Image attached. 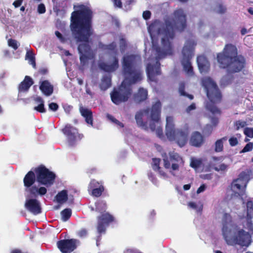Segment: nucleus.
Instances as JSON below:
<instances>
[{
    "instance_id": "19",
    "label": "nucleus",
    "mask_w": 253,
    "mask_h": 253,
    "mask_svg": "<svg viewBox=\"0 0 253 253\" xmlns=\"http://www.w3.org/2000/svg\"><path fill=\"white\" fill-rule=\"evenodd\" d=\"M205 142L204 136L198 131H194L190 138L189 143L190 145L197 147H201Z\"/></svg>"
},
{
    "instance_id": "30",
    "label": "nucleus",
    "mask_w": 253,
    "mask_h": 253,
    "mask_svg": "<svg viewBox=\"0 0 253 253\" xmlns=\"http://www.w3.org/2000/svg\"><path fill=\"white\" fill-rule=\"evenodd\" d=\"M111 86V78L109 76H103L101 79L99 87L101 90L105 91Z\"/></svg>"
},
{
    "instance_id": "59",
    "label": "nucleus",
    "mask_w": 253,
    "mask_h": 253,
    "mask_svg": "<svg viewBox=\"0 0 253 253\" xmlns=\"http://www.w3.org/2000/svg\"><path fill=\"white\" fill-rule=\"evenodd\" d=\"M196 109L195 104L192 103L190 105L187 107L186 108V112L189 113L191 111L195 110Z\"/></svg>"
},
{
    "instance_id": "51",
    "label": "nucleus",
    "mask_w": 253,
    "mask_h": 253,
    "mask_svg": "<svg viewBox=\"0 0 253 253\" xmlns=\"http://www.w3.org/2000/svg\"><path fill=\"white\" fill-rule=\"evenodd\" d=\"M49 109L53 111H56L59 108L58 105L54 102H52L48 105Z\"/></svg>"
},
{
    "instance_id": "32",
    "label": "nucleus",
    "mask_w": 253,
    "mask_h": 253,
    "mask_svg": "<svg viewBox=\"0 0 253 253\" xmlns=\"http://www.w3.org/2000/svg\"><path fill=\"white\" fill-rule=\"evenodd\" d=\"M185 83L184 82H181L179 84L178 91L181 96L187 97L190 100L194 98V96L192 94L186 93L185 91Z\"/></svg>"
},
{
    "instance_id": "38",
    "label": "nucleus",
    "mask_w": 253,
    "mask_h": 253,
    "mask_svg": "<svg viewBox=\"0 0 253 253\" xmlns=\"http://www.w3.org/2000/svg\"><path fill=\"white\" fill-rule=\"evenodd\" d=\"M212 168L216 171H224L226 170L228 166L223 163L217 166L215 163H214L212 164Z\"/></svg>"
},
{
    "instance_id": "62",
    "label": "nucleus",
    "mask_w": 253,
    "mask_h": 253,
    "mask_svg": "<svg viewBox=\"0 0 253 253\" xmlns=\"http://www.w3.org/2000/svg\"><path fill=\"white\" fill-rule=\"evenodd\" d=\"M211 122L214 126H216L218 123V119L217 118L212 117L211 119Z\"/></svg>"
},
{
    "instance_id": "25",
    "label": "nucleus",
    "mask_w": 253,
    "mask_h": 253,
    "mask_svg": "<svg viewBox=\"0 0 253 253\" xmlns=\"http://www.w3.org/2000/svg\"><path fill=\"white\" fill-rule=\"evenodd\" d=\"M247 218L249 226L253 233V202L248 201L247 203Z\"/></svg>"
},
{
    "instance_id": "49",
    "label": "nucleus",
    "mask_w": 253,
    "mask_h": 253,
    "mask_svg": "<svg viewBox=\"0 0 253 253\" xmlns=\"http://www.w3.org/2000/svg\"><path fill=\"white\" fill-rule=\"evenodd\" d=\"M38 12L39 14H43L45 12L46 9L44 4L40 3L38 6Z\"/></svg>"
},
{
    "instance_id": "22",
    "label": "nucleus",
    "mask_w": 253,
    "mask_h": 253,
    "mask_svg": "<svg viewBox=\"0 0 253 253\" xmlns=\"http://www.w3.org/2000/svg\"><path fill=\"white\" fill-rule=\"evenodd\" d=\"M81 115L85 119V121L88 125L93 126V115L92 111L86 108L81 106L79 108Z\"/></svg>"
},
{
    "instance_id": "1",
    "label": "nucleus",
    "mask_w": 253,
    "mask_h": 253,
    "mask_svg": "<svg viewBox=\"0 0 253 253\" xmlns=\"http://www.w3.org/2000/svg\"><path fill=\"white\" fill-rule=\"evenodd\" d=\"M165 26L162 34L164 37L162 39V49L160 46H156L154 49L157 53L155 64L150 63L147 64L146 72L148 78L152 82H157L156 76L161 74L159 60L165 58L167 55H171L173 50L169 40H172L174 37V29L179 32H183L187 27L186 15L182 8L175 10L172 13L171 20L166 19L165 21Z\"/></svg>"
},
{
    "instance_id": "60",
    "label": "nucleus",
    "mask_w": 253,
    "mask_h": 253,
    "mask_svg": "<svg viewBox=\"0 0 253 253\" xmlns=\"http://www.w3.org/2000/svg\"><path fill=\"white\" fill-rule=\"evenodd\" d=\"M206 186L205 184H202L197 189V193L199 194L201 192H204L206 189Z\"/></svg>"
},
{
    "instance_id": "57",
    "label": "nucleus",
    "mask_w": 253,
    "mask_h": 253,
    "mask_svg": "<svg viewBox=\"0 0 253 253\" xmlns=\"http://www.w3.org/2000/svg\"><path fill=\"white\" fill-rule=\"evenodd\" d=\"M156 133L159 138H162L163 136V131L162 128L158 127L156 129Z\"/></svg>"
},
{
    "instance_id": "17",
    "label": "nucleus",
    "mask_w": 253,
    "mask_h": 253,
    "mask_svg": "<svg viewBox=\"0 0 253 253\" xmlns=\"http://www.w3.org/2000/svg\"><path fill=\"white\" fill-rule=\"evenodd\" d=\"M161 107L162 104L160 100L157 101L152 106L150 117L153 122L150 124V128L152 131H154L156 129L155 122L158 123L160 120Z\"/></svg>"
},
{
    "instance_id": "58",
    "label": "nucleus",
    "mask_w": 253,
    "mask_h": 253,
    "mask_svg": "<svg viewBox=\"0 0 253 253\" xmlns=\"http://www.w3.org/2000/svg\"><path fill=\"white\" fill-rule=\"evenodd\" d=\"M23 0H16L13 2V5L15 8H18L21 6Z\"/></svg>"
},
{
    "instance_id": "33",
    "label": "nucleus",
    "mask_w": 253,
    "mask_h": 253,
    "mask_svg": "<svg viewBox=\"0 0 253 253\" xmlns=\"http://www.w3.org/2000/svg\"><path fill=\"white\" fill-rule=\"evenodd\" d=\"M107 205L105 202L101 201L95 203V211L101 214L106 212Z\"/></svg>"
},
{
    "instance_id": "11",
    "label": "nucleus",
    "mask_w": 253,
    "mask_h": 253,
    "mask_svg": "<svg viewBox=\"0 0 253 253\" xmlns=\"http://www.w3.org/2000/svg\"><path fill=\"white\" fill-rule=\"evenodd\" d=\"M36 174L37 181L41 185L50 187L53 184L55 178V174L50 171L44 166L41 165L34 169Z\"/></svg>"
},
{
    "instance_id": "15",
    "label": "nucleus",
    "mask_w": 253,
    "mask_h": 253,
    "mask_svg": "<svg viewBox=\"0 0 253 253\" xmlns=\"http://www.w3.org/2000/svg\"><path fill=\"white\" fill-rule=\"evenodd\" d=\"M62 132L68 137L69 143L72 145L75 144L76 141L82 139L84 136L82 134L79 133L77 128L70 124L65 126Z\"/></svg>"
},
{
    "instance_id": "24",
    "label": "nucleus",
    "mask_w": 253,
    "mask_h": 253,
    "mask_svg": "<svg viewBox=\"0 0 253 253\" xmlns=\"http://www.w3.org/2000/svg\"><path fill=\"white\" fill-rule=\"evenodd\" d=\"M147 97V90L143 87H140L137 92L133 95V100L136 103H140L146 100Z\"/></svg>"
},
{
    "instance_id": "44",
    "label": "nucleus",
    "mask_w": 253,
    "mask_h": 253,
    "mask_svg": "<svg viewBox=\"0 0 253 253\" xmlns=\"http://www.w3.org/2000/svg\"><path fill=\"white\" fill-rule=\"evenodd\" d=\"M201 161L200 160L192 159L190 163V166L194 169H197L201 165Z\"/></svg>"
},
{
    "instance_id": "4",
    "label": "nucleus",
    "mask_w": 253,
    "mask_h": 253,
    "mask_svg": "<svg viewBox=\"0 0 253 253\" xmlns=\"http://www.w3.org/2000/svg\"><path fill=\"white\" fill-rule=\"evenodd\" d=\"M216 59L219 68L225 69L228 74L239 73L246 65L244 56L238 54L237 47L231 43L225 45L222 51L217 54Z\"/></svg>"
},
{
    "instance_id": "61",
    "label": "nucleus",
    "mask_w": 253,
    "mask_h": 253,
    "mask_svg": "<svg viewBox=\"0 0 253 253\" xmlns=\"http://www.w3.org/2000/svg\"><path fill=\"white\" fill-rule=\"evenodd\" d=\"M114 5L119 8L122 7V3L121 0H113Z\"/></svg>"
},
{
    "instance_id": "2",
    "label": "nucleus",
    "mask_w": 253,
    "mask_h": 253,
    "mask_svg": "<svg viewBox=\"0 0 253 253\" xmlns=\"http://www.w3.org/2000/svg\"><path fill=\"white\" fill-rule=\"evenodd\" d=\"M140 61V57L134 54L123 57L122 71L125 80L118 89L114 88L110 93L111 100L115 104L126 102L132 94V84L142 80V71L138 66Z\"/></svg>"
},
{
    "instance_id": "27",
    "label": "nucleus",
    "mask_w": 253,
    "mask_h": 253,
    "mask_svg": "<svg viewBox=\"0 0 253 253\" xmlns=\"http://www.w3.org/2000/svg\"><path fill=\"white\" fill-rule=\"evenodd\" d=\"M34 100L35 103L38 104L37 106L34 107V110L39 113H45L46 112V109L44 107V101L42 97L41 96H37L34 99Z\"/></svg>"
},
{
    "instance_id": "34",
    "label": "nucleus",
    "mask_w": 253,
    "mask_h": 253,
    "mask_svg": "<svg viewBox=\"0 0 253 253\" xmlns=\"http://www.w3.org/2000/svg\"><path fill=\"white\" fill-rule=\"evenodd\" d=\"M25 58L29 60V63L32 65L34 69L36 68V59L32 51L28 50L27 51Z\"/></svg>"
},
{
    "instance_id": "50",
    "label": "nucleus",
    "mask_w": 253,
    "mask_h": 253,
    "mask_svg": "<svg viewBox=\"0 0 253 253\" xmlns=\"http://www.w3.org/2000/svg\"><path fill=\"white\" fill-rule=\"evenodd\" d=\"M229 143L230 146H235L238 143V139L235 137H232L229 139Z\"/></svg>"
},
{
    "instance_id": "8",
    "label": "nucleus",
    "mask_w": 253,
    "mask_h": 253,
    "mask_svg": "<svg viewBox=\"0 0 253 253\" xmlns=\"http://www.w3.org/2000/svg\"><path fill=\"white\" fill-rule=\"evenodd\" d=\"M196 45V42L194 40H188L186 41L182 50L181 64L185 72L189 75H193L194 74L190 60L194 55Z\"/></svg>"
},
{
    "instance_id": "55",
    "label": "nucleus",
    "mask_w": 253,
    "mask_h": 253,
    "mask_svg": "<svg viewBox=\"0 0 253 253\" xmlns=\"http://www.w3.org/2000/svg\"><path fill=\"white\" fill-rule=\"evenodd\" d=\"M139 251L134 248L126 249L124 251V253H139Z\"/></svg>"
},
{
    "instance_id": "29",
    "label": "nucleus",
    "mask_w": 253,
    "mask_h": 253,
    "mask_svg": "<svg viewBox=\"0 0 253 253\" xmlns=\"http://www.w3.org/2000/svg\"><path fill=\"white\" fill-rule=\"evenodd\" d=\"M152 161L153 163L152 164V167L153 169L154 170L158 171L160 174L163 177H168L167 173L162 170L161 168L160 167L161 159L160 158H153Z\"/></svg>"
},
{
    "instance_id": "20",
    "label": "nucleus",
    "mask_w": 253,
    "mask_h": 253,
    "mask_svg": "<svg viewBox=\"0 0 253 253\" xmlns=\"http://www.w3.org/2000/svg\"><path fill=\"white\" fill-rule=\"evenodd\" d=\"M197 62L201 73L206 74L209 71L210 64L205 56H198L197 58Z\"/></svg>"
},
{
    "instance_id": "40",
    "label": "nucleus",
    "mask_w": 253,
    "mask_h": 253,
    "mask_svg": "<svg viewBox=\"0 0 253 253\" xmlns=\"http://www.w3.org/2000/svg\"><path fill=\"white\" fill-rule=\"evenodd\" d=\"M100 185L99 182L95 179H91L88 184V189L93 190L94 188H97Z\"/></svg>"
},
{
    "instance_id": "53",
    "label": "nucleus",
    "mask_w": 253,
    "mask_h": 253,
    "mask_svg": "<svg viewBox=\"0 0 253 253\" xmlns=\"http://www.w3.org/2000/svg\"><path fill=\"white\" fill-rule=\"evenodd\" d=\"M143 17L145 20H148L150 18L151 13L149 10L144 11L142 14Z\"/></svg>"
},
{
    "instance_id": "56",
    "label": "nucleus",
    "mask_w": 253,
    "mask_h": 253,
    "mask_svg": "<svg viewBox=\"0 0 253 253\" xmlns=\"http://www.w3.org/2000/svg\"><path fill=\"white\" fill-rule=\"evenodd\" d=\"M126 46V41L124 39H121L120 40V48L122 50H124Z\"/></svg>"
},
{
    "instance_id": "64",
    "label": "nucleus",
    "mask_w": 253,
    "mask_h": 253,
    "mask_svg": "<svg viewBox=\"0 0 253 253\" xmlns=\"http://www.w3.org/2000/svg\"><path fill=\"white\" fill-rule=\"evenodd\" d=\"M212 160L215 162L216 161H222L223 160V157L222 156H220V157L214 156V157H212Z\"/></svg>"
},
{
    "instance_id": "10",
    "label": "nucleus",
    "mask_w": 253,
    "mask_h": 253,
    "mask_svg": "<svg viewBox=\"0 0 253 253\" xmlns=\"http://www.w3.org/2000/svg\"><path fill=\"white\" fill-rule=\"evenodd\" d=\"M36 180V174L35 171L30 170L27 172L24 177V185L26 188H29L28 191L32 197H36L39 195L41 196L44 195L47 192L46 188L44 187L39 188L36 185H34Z\"/></svg>"
},
{
    "instance_id": "7",
    "label": "nucleus",
    "mask_w": 253,
    "mask_h": 253,
    "mask_svg": "<svg viewBox=\"0 0 253 253\" xmlns=\"http://www.w3.org/2000/svg\"><path fill=\"white\" fill-rule=\"evenodd\" d=\"M223 237L229 245H239L242 247H248L251 243L252 238L250 233L243 229H236L233 234L230 236L231 230L226 224H224L222 228Z\"/></svg>"
},
{
    "instance_id": "41",
    "label": "nucleus",
    "mask_w": 253,
    "mask_h": 253,
    "mask_svg": "<svg viewBox=\"0 0 253 253\" xmlns=\"http://www.w3.org/2000/svg\"><path fill=\"white\" fill-rule=\"evenodd\" d=\"M107 118L108 119L110 120L113 123L116 124L118 126H120L121 127H124V124L120 122L119 121L117 120L115 118H114L113 116L108 114L107 115Z\"/></svg>"
},
{
    "instance_id": "14",
    "label": "nucleus",
    "mask_w": 253,
    "mask_h": 253,
    "mask_svg": "<svg viewBox=\"0 0 253 253\" xmlns=\"http://www.w3.org/2000/svg\"><path fill=\"white\" fill-rule=\"evenodd\" d=\"M79 240L75 239H63L57 243V246L62 253H70L77 248Z\"/></svg>"
},
{
    "instance_id": "23",
    "label": "nucleus",
    "mask_w": 253,
    "mask_h": 253,
    "mask_svg": "<svg viewBox=\"0 0 253 253\" xmlns=\"http://www.w3.org/2000/svg\"><path fill=\"white\" fill-rule=\"evenodd\" d=\"M33 84L34 82L30 77L25 76L24 80L19 84V92H24L27 91Z\"/></svg>"
},
{
    "instance_id": "42",
    "label": "nucleus",
    "mask_w": 253,
    "mask_h": 253,
    "mask_svg": "<svg viewBox=\"0 0 253 253\" xmlns=\"http://www.w3.org/2000/svg\"><path fill=\"white\" fill-rule=\"evenodd\" d=\"M17 41L15 40L10 39L8 40V45L9 46L12 47L15 50L18 49Z\"/></svg>"
},
{
    "instance_id": "52",
    "label": "nucleus",
    "mask_w": 253,
    "mask_h": 253,
    "mask_svg": "<svg viewBox=\"0 0 253 253\" xmlns=\"http://www.w3.org/2000/svg\"><path fill=\"white\" fill-rule=\"evenodd\" d=\"M218 9L217 12L218 13L222 14L225 12L226 10V7L221 4H219L217 5Z\"/></svg>"
},
{
    "instance_id": "47",
    "label": "nucleus",
    "mask_w": 253,
    "mask_h": 253,
    "mask_svg": "<svg viewBox=\"0 0 253 253\" xmlns=\"http://www.w3.org/2000/svg\"><path fill=\"white\" fill-rule=\"evenodd\" d=\"M80 59L81 61V64L83 66H84L87 61L88 57L86 56V54L82 53L80 54Z\"/></svg>"
},
{
    "instance_id": "3",
    "label": "nucleus",
    "mask_w": 253,
    "mask_h": 253,
    "mask_svg": "<svg viewBox=\"0 0 253 253\" xmlns=\"http://www.w3.org/2000/svg\"><path fill=\"white\" fill-rule=\"evenodd\" d=\"M77 7L79 9L71 13L70 29L77 42H84L78 46L80 54H87L91 50L89 40L93 32L92 27L93 12L84 4L79 5Z\"/></svg>"
},
{
    "instance_id": "18",
    "label": "nucleus",
    "mask_w": 253,
    "mask_h": 253,
    "mask_svg": "<svg viewBox=\"0 0 253 253\" xmlns=\"http://www.w3.org/2000/svg\"><path fill=\"white\" fill-rule=\"evenodd\" d=\"M26 209L34 214L37 215L42 212V207L39 201L36 199H30L26 201Z\"/></svg>"
},
{
    "instance_id": "35",
    "label": "nucleus",
    "mask_w": 253,
    "mask_h": 253,
    "mask_svg": "<svg viewBox=\"0 0 253 253\" xmlns=\"http://www.w3.org/2000/svg\"><path fill=\"white\" fill-rule=\"evenodd\" d=\"M62 220L64 221L68 220L72 215V210L67 208L61 212Z\"/></svg>"
},
{
    "instance_id": "54",
    "label": "nucleus",
    "mask_w": 253,
    "mask_h": 253,
    "mask_svg": "<svg viewBox=\"0 0 253 253\" xmlns=\"http://www.w3.org/2000/svg\"><path fill=\"white\" fill-rule=\"evenodd\" d=\"M87 231L85 229H82L78 232V235L80 237H84L87 235Z\"/></svg>"
},
{
    "instance_id": "21",
    "label": "nucleus",
    "mask_w": 253,
    "mask_h": 253,
    "mask_svg": "<svg viewBox=\"0 0 253 253\" xmlns=\"http://www.w3.org/2000/svg\"><path fill=\"white\" fill-rule=\"evenodd\" d=\"M39 88L43 94L46 96L51 95L53 92V86L48 80L41 82Z\"/></svg>"
},
{
    "instance_id": "43",
    "label": "nucleus",
    "mask_w": 253,
    "mask_h": 253,
    "mask_svg": "<svg viewBox=\"0 0 253 253\" xmlns=\"http://www.w3.org/2000/svg\"><path fill=\"white\" fill-rule=\"evenodd\" d=\"M232 79V77H230L229 79H227V76H225L223 77L221 80V85L225 86L231 84Z\"/></svg>"
},
{
    "instance_id": "28",
    "label": "nucleus",
    "mask_w": 253,
    "mask_h": 253,
    "mask_svg": "<svg viewBox=\"0 0 253 253\" xmlns=\"http://www.w3.org/2000/svg\"><path fill=\"white\" fill-rule=\"evenodd\" d=\"M68 199V192L66 190H63L59 192L55 197V200L60 205L67 202Z\"/></svg>"
},
{
    "instance_id": "9",
    "label": "nucleus",
    "mask_w": 253,
    "mask_h": 253,
    "mask_svg": "<svg viewBox=\"0 0 253 253\" xmlns=\"http://www.w3.org/2000/svg\"><path fill=\"white\" fill-rule=\"evenodd\" d=\"M164 168L169 170V172L174 175V172L179 170V168L184 165L182 158L176 152H169V157L165 153L162 154Z\"/></svg>"
},
{
    "instance_id": "37",
    "label": "nucleus",
    "mask_w": 253,
    "mask_h": 253,
    "mask_svg": "<svg viewBox=\"0 0 253 253\" xmlns=\"http://www.w3.org/2000/svg\"><path fill=\"white\" fill-rule=\"evenodd\" d=\"M92 195L95 197H100L103 192L104 191V186L102 185H100L97 188H94L92 190Z\"/></svg>"
},
{
    "instance_id": "63",
    "label": "nucleus",
    "mask_w": 253,
    "mask_h": 253,
    "mask_svg": "<svg viewBox=\"0 0 253 253\" xmlns=\"http://www.w3.org/2000/svg\"><path fill=\"white\" fill-rule=\"evenodd\" d=\"M39 72L41 75H45L48 72V70L46 68H42L39 70Z\"/></svg>"
},
{
    "instance_id": "5",
    "label": "nucleus",
    "mask_w": 253,
    "mask_h": 253,
    "mask_svg": "<svg viewBox=\"0 0 253 253\" xmlns=\"http://www.w3.org/2000/svg\"><path fill=\"white\" fill-rule=\"evenodd\" d=\"M202 84L209 99L205 104L206 110L213 115H220L221 111L216 105L221 101L222 96L216 83L210 77H205L203 79Z\"/></svg>"
},
{
    "instance_id": "45",
    "label": "nucleus",
    "mask_w": 253,
    "mask_h": 253,
    "mask_svg": "<svg viewBox=\"0 0 253 253\" xmlns=\"http://www.w3.org/2000/svg\"><path fill=\"white\" fill-rule=\"evenodd\" d=\"M244 133L247 136L253 138V128H245L244 130Z\"/></svg>"
},
{
    "instance_id": "48",
    "label": "nucleus",
    "mask_w": 253,
    "mask_h": 253,
    "mask_svg": "<svg viewBox=\"0 0 253 253\" xmlns=\"http://www.w3.org/2000/svg\"><path fill=\"white\" fill-rule=\"evenodd\" d=\"M55 34L57 38L60 40V42L64 43L66 42V39L58 31H55Z\"/></svg>"
},
{
    "instance_id": "13",
    "label": "nucleus",
    "mask_w": 253,
    "mask_h": 253,
    "mask_svg": "<svg viewBox=\"0 0 253 253\" xmlns=\"http://www.w3.org/2000/svg\"><path fill=\"white\" fill-rule=\"evenodd\" d=\"M250 177V170L247 169L242 171L238 178L233 181L232 187L236 191L239 196H242L245 193V189Z\"/></svg>"
},
{
    "instance_id": "46",
    "label": "nucleus",
    "mask_w": 253,
    "mask_h": 253,
    "mask_svg": "<svg viewBox=\"0 0 253 253\" xmlns=\"http://www.w3.org/2000/svg\"><path fill=\"white\" fill-rule=\"evenodd\" d=\"M253 148V143L249 142L247 143L241 152L245 153L251 151Z\"/></svg>"
},
{
    "instance_id": "36",
    "label": "nucleus",
    "mask_w": 253,
    "mask_h": 253,
    "mask_svg": "<svg viewBox=\"0 0 253 253\" xmlns=\"http://www.w3.org/2000/svg\"><path fill=\"white\" fill-rule=\"evenodd\" d=\"M188 206L192 209H194L197 212L201 213L203 209V205L202 203H200V205L198 206L195 203L193 202H190L188 203Z\"/></svg>"
},
{
    "instance_id": "16",
    "label": "nucleus",
    "mask_w": 253,
    "mask_h": 253,
    "mask_svg": "<svg viewBox=\"0 0 253 253\" xmlns=\"http://www.w3.org/2000/svg\"><path fill=\"white\" fill-rule=\"evenodd\" d=\"M114 220L113 216L109 212L101 214L97 217V230L99 234L105 233L106 227Z\"/></svg>"
},
{
    "instance_id": "26",
    "label": "nucleus",
    "mask_w": 253,
    "mask_h": 253,
    "mask_svg": "<svg viewBox=\"0 0 253 253\" xmlns=\"http://www.w3.org/2000/svg\"><path fill=\"white\" fill-rule=\"evenodd\" d=\"M227 140V137L224 136L220 139H217L212 146L213 151L215 153H220L224 150V142Z\"/></svg>"
},
{
    "instance_id": "6",
    "label": "nucleus",
    "mask_w": 253,
    "mask_h": 253,
    "mask_svg": "<svg viewBox=\"0 0 253 253\" xmlns=\"http://www.w3.org/2000/svg\"><path fill=\"white\" fill-rule=\"evenodd\" d=\"M189 133L188 128L176 129L173 117H167L166 135L169 140L175 141L180 147H182L186 144Z\"/></svg>"
},
{
    "instance_id": "12",
    "label": "nucleus",
    "mask_w": 253,
    "mask_h": 253,
    "mask_svg": "<svg viewBox=\"0 0 253 253\" xmlns=\"http://www.w3.org/2000/svg\"><path fill=\"white\" fill-rule=\"evenodd\" d=\"M104 50H106L114 54L113 56V63L111 64H108L105 62L100 63L99 64V68L107 72H112L115 71L119 66V59L117 56L118 54L117 45L114 42L108 44L103 45V47Z\"/></svg>"
},
{
    "instance_id": "31",
    "label": "nucleus",
    "mask_w": 253,
    "mask_h": 253,
    "mask_svg": "<svg viewBox=\"0 0 253 253\" xmlns=\"http://www.w3.org/2000/svg\"><path fill=\"white\" fill-rule=\"evenodd\" d=\"M143 112H137L135 116V118L137 123V125L141 127L144 129H147V124L146 122H144L142 120Z\"/></svg>"
},
{
    "instance_id": "39",
    "label": "nucleus",
    "mask_w": 253,
    "mask_h": 253,
    "mask_svg": "<svg viewBox=\"0 0 253 253\" xmlns=\"http://www.w3.org/2000/svg\"><path fill=\"white\" fill-rule=\"evenodd\" d=\"M247 125V122L244 121L238 120L234 123V126L236 130H239L241 128H244Z\"/></svg>"
}]
</instances>
